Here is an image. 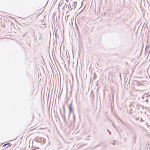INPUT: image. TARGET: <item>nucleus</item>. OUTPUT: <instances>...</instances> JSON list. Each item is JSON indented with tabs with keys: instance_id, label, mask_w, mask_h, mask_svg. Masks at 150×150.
<instances>
[{
	"instance_id": "obj_1",
	"label": "nucleus",
	"mask_w": 150,
	"mask_h": 150,
	"mask_svg": "<svg viewBox=\"0 0 150 150\" xmlns=\"http://www.w3.org/2000/svg\"><path fill=\"white\" fill-rule=\"evenodd\" d=\"M145 52L149 54L150 52V48L149 45H147L146 47Z\"/></svg>"
},
{
	"instance_id": "obj_2",
	"label": "nucleus",
	"mask_w": 150,
	"mask_h": 150,
	"mask_svg": "<svg viewBox=\"0 0 150 150\" xmlns=\"http://www.w3.org/2000/svg\"><path fill=\"white\" fill-rule=\"evenodd\" d=\"M72 105V103H71L68 107V109L69 113H71L73 112V110L71 107Z\"/></svg>"
},
{
	"instance_id": "obj_3",
	"label": "nucleus",
	"mask_w": 150,
	"mask_h": 150,
	"mask_svg": "<svg viewBox=\"0 0 150 150\" xmlns=\"http://www.w3.org/2000/svg\"><path fill=\"white\" fill-rule=\"evenodd\" d=\"M120 121H121V122L122 123V124L124 125V126H126V125L121 120H120Z\"/></svg>"
},
{
	"instance_id": "obj_4",
	"label": "nucleus",
	"mask_w": 150,
	"mask_h": 150,
	"mask_svg": "<svg viewBox=\"0 0 150 150\" xmlns=\"http://www.w3.org/2000/svg\"><path fill=\"white\" fill-rule=\"evenodd\" d=\"M10 144V143H6V144H4V145H3V147H4V146H5L6 145H8V144Z\"/></svg>"
},
{
	"instance_id": "obj_5",
	"label": "nucleus",
	"mask_w": 150,
	"mask_h": 150,
	"mask_svg": "<svg viewBox=\"0 0 150 150\" xmlns=\"http://www.w3.org/2000/svg\"><path fill=\"white\" fill-rule=\"evenodd\" d=\"M101 142H100V144H98V145H97V146H95V147L96 148V147H98L99 146H101Z\"/></svg>"
},
{
	"instance_id": "obj_6",
	"label": "nucleus",
	"mask_w": 150,
	"mask_h": 150,
	"mask_svg": "<svg viewBox=\"0 0 150 150\" xmlns=\"http://www.w3.org/2000/svg\"><path fill=\"white\" fill-rule=\"evenodd\" d=\"M96 77H97V76H96V74H95L93 78H94V79H95V78H96Z\"/></svg>"
},
{
	"instance_id": "obj_7",
	"label": "nucleus",
	"mask_w": 150,
	"mask_h": 150,
	"mask_svg": "<svg viewBox=\"0 0 150 150\" xmlns=\"http://www.w3.org/2000/svg\"><path fill=\"white\" fill-rule=\"evenodd\" d=\"M139 117H137H137H136V118H135V119L136 120H139Z\"/></svg>"
},
{
	"instance_id": "obj_8",
	"label": "nucleus",
	"mask_w": 150,
	"mask_h": 150,
	"mask_svg": "<svg viewBox=\"0 0 150 150\" xmlns=\"http://www.w3.org/2000/svg\"><path fill=\"white\" fill-rule=\"evenodd\" d=\"M112 125H113V126H114V127L115 128H116V127H115V125L113 124V123H112Z\"/></svg>"
},
{
	"instance_id": "obj_9",
	"label": "nucleus",
	"mask_w": 150,
	"mask_h": 150,
	"mask_svg": "<svg viewBox=\"0 0 150 150\" xmlns=\"http://www.w3.org/2000/svg\"><path fill=\"white\" fill-rule=\"evenodd\" d=\"M142 121H143V120H142V118H141V121H140V122H142Z\"/></svg>"
},
{
	"instance_id": "obj_10",
	"label": "nucleus",
	"mask_w": 150,
	"mask_h": 150,
	"mask_svg": "<svg viewBox=\"0 0 150 150\" xmlns=\"http://www.w3.org/2000/svg\"><path fill=\"white\" fill-rule=\"evenodd\" d=\"M148 101V100H146V102H147Z\"/></svg>"
},
{
	"instance_id": "obj_11",
	"label": "nucleus",
	"mask_w": 150,
	"mask_h": 150,
	"mask_svg": "<svg viewBox=\"0 0 150 150\" xmlns=\"http://www.w3.org/2000/svg\"><path fill=\"white\" fill-rule=\"evenodd\" d=\"M73 116H74V118H75V116H74V115H73Z\"/></svg>"
},
{
	"instance_id": "obj_12",
	"label": "nucleus",
	"mask_w": 150,
	"mask_h": 150,
	"mask_svg": "<svg viewBox=\"0 0 150 150\" xmlns=\"http://www.w3.org/2000/svg\"><path fill=\"white\" fill-rule=\"evenodd\" d=\"M115 144V143H112V144H113V145H114V144Z\"/></svg>"
},
{
	"instance_id": "obj_13",
	"label": "nucleus",
	"mask_w": 150,
	"mask_h": 150,
	"mask_svg": "<svg viewBox=\"0 0 150 150\" xmlns=\"http://www.w3.org/2000/svg\"><path fill=\"white\" fill-rule=\"evenodd\" d=\"M109 132L110 134H111V132Z\"/></svg>"
},
{
	"instance_id": "obj_14",
	"label": "nucleus",
	"mask_w": 150,
	"mask_h": 150,
	"mask_svg": "<svg viewBox=\"0 0 150 150\" xmlns=\"http://www.w3.org/2000/svg\"><path fill=\"white\" fill-rule=\"evenodd\" d=\"M107 130L109 132L110 131H109V130H108V129H107Z\"/></svg>"
},
{
	"instance_id": "obj_15",
	"label": "nucleus",
	"mask_w": 150,
	"mask_h": 150,
	"mask_svg": "<svg viewBox=\"0 0 150 150\" xmlns=\"http://www.w3.org/2000/svg\"><path fill=\"white\" fill-rule=\"evenodd\" d=\"M129 113H130V114H131V112H130Z\"/></svg>"
},
{
	"instance_id": "obj_16",
	"label": "nucleus",
	"mask_w": 150,
	"mask_h": 150,
	"mask_svg": "<svg viewBox=\"0 0 150 150\" xmlns=\"http://www.w3.org/2000/svg\"><path fill=\"white\" fill-rule=\"evenodd\" d=\"M63 109L64 110V108H63Z\"/></svg>"
},
{
	"instance_id": "obj_17",
	"label": "nucleus",
	"mask_w": 150,
	"mask_h": 150,
	"mask_svg": "<svg viewBox=\"0 0 150 150\" xmlns=\"http://www.w3.org/2000/svg\"><path fill=\"white\" fill-rule=\"evenodd\" d=\"M97 65H98V63H97Z\"/></svg>"
}]
</instances>
